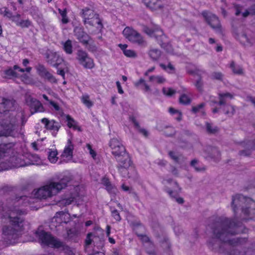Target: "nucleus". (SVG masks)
Masks as SVG:
<instances>
[{
  "mask_svg": "<svg viewBox=\"0 0 255 255\" xmlns=\"http://www.w3.org/2000/svg\"><path fill=\"white\" fill-rule=\"evenodd\" d=\"M27 199L26 196L8 199L4 206L0 205V218H5L8 224L2 228V238L6 243L13 244L18 238L23 227V219L21 215L25 214V210L17 207Z\"/></svg>",
  "mask_w": 255,
  "mask_h": 255,
  "instance_id": "nucleus-1",
  "label": "nucleus"
},
{
  "mask_svg": "<svg viewBox=\"0 0 255 255\" xmlns=\"http://www.w3.org/2000/svg\"><path fill=\"white\" fill-rule=\"evenodd\" d=\"M211 228L215 238L223 242L237 246L247 242L245 238H230L232 236L242 231V224L240 222L235 223L230 219L221 217L217 219Z\"/></svg>",
  "mask_w": 255,
  "mask_h": 255,
  "instance_id": "nucleus-2",
  "label": "nucleus"
},
{
  "mask_svg": "<svg viewBox=\"0 0 255 255\" xmlns=\"http://www.w3.org/2000/svg\"><path fill=\"white\" fill-rule=\"evenodd\" d=\"M109 145L112 149V154L118 163L117 167L119 172L124 177H130L128 169L131 165V161L125 146L116 138L110 140Z\"/></svg>",
  "mask_w": 255,
  "mask_h": 255,
  "instance_id": "nucleus-3",
  "label": "nucleus"
},
{
  "mask_svg": "<svg viewBox=\"0 0 255 255\" xmlns=\"http://www.w3.org/2000/svg\"><path fill=\"white\" fill-rule=\"evenodd\" d=\"M232 207L235 213L241 210L242 214L244 216V219L255 218V202L250 198L241 194L233 196Z\"/></svg>",
  "mask_w": 255,
  "mask_h": 255,
  "instance_id": "nucleus-4",
  "label": "nucleus"
},
{
  "mask_svg": "<svg viewBox=\"0 0 255 255\" xmlns=\"http://www.w3.org/2000/svg\"><path fill=\"white\" fill-rule=\"evenodd\" d=\"M69 181V178L67 176L61 179L58 182L51 181L38 189L34 190V196L35 198L40 199L50 198L65 188Z\"/></svg>",
  "mask_w": 255,
  "mask_h": 255,
  "instance_id": "nucleus-5",
  "label": "nucleus"
},
{
  "mask_svg": "<svg viewBox=\"0 0 255 255\" xmlns=\"http://www.w3.org/2000/svg\"><path fill=\"white\" fill-rule=\"evenodd\" d=\"M39 242L42 245L47 246L55 248H61L65 255H75L70 248L60 240L53 237L50 234L43 230H38L36 233Z\"/></svg>",
  "mask_w": 255,
  "mask_h": 255,
  "instance_id": "nucleus-6",
  "label": "nucleus"
},
{
  "mask_svg": "<svg viewBox=\"0 0 255 255\" xmlns=\"http://www.w3.org/2000/svg\"><path fill=\"white\" fill-rule=\"evenodd\" d=\"M17 128V118L13 114H10L0 121V136H14L18 132Z\"/></svg>",
  "mask_w": 255,
  "mask_h": 255,
  "instance_id": "nucleus-7",
  "label": "nucleus"
},
{
  "mask_svg": "<svg viewBox=\"0 0 255 255\" xmlns=\"http://www.w3.org/2000/svg\"><path fill=\"white\" fill-rule=\"evenodd\" d=\"M76 59L85 68L93 69L95 67L94 60L85 51L80 49L76 53Z\"/></svg>",
  "mask_w": 255,
  "mask_h": 255,
  "instance_id": "nucleus-8",
  "label": "nucleus"
},
{
  "mask_svg": "<svg viewBox=\"0 0 255 255\" xmlns=\"http://www.w3.org/2000/svg\"><path fill=\"white\" fill-rule=\"evenodd\" d=\"M123 33L126 38L133 43H137L138 45H142L144 42L141 35L129 27H126L124 29Z\"/></svg>",
  "mask_w": 255,
  "mask_h": 255,
  "instance_id": "nucleus-9",
  "label": "nucleus"
},
{
  "mask_svg": "<svg viewBox=\"0 0 255 255\" xmlns=\"http://www.w3.org/2000/svg\"><path fill=\"white\" fill-rule=\"evenodd\" d=\"M25 165L24 161L18 156H13L9 158L8 162H2L0 167L2 170H7L12 167H20Z\"/></svg>",
  "mask_w": 255,
  "mask_h": 255,
  "instance_id": "nucleus-10",
  "label": "nucleus"
},
{
  "mask_svg": "<svg viewBox=\"0 0 255 255\" xmlns=\"http://www.w3.org/2000/svg\"><path fill=\"white\" fill-rule=\"evenodd\" d=\"M202 15L204 16L206 21L217 32H221V24L218 17L215 15L208 11H203Z\"/></svg>",
  "mask_w": 255,
  "mask_h": 255,
  "instance_id": "nucleus-11",
  "label": "nucleus"
},
{
  "mask_svg": "<svg viewBox=\"0 0 255 255\" xmlns=\"http://www.w3.org/2000/svg\"><path fill=\"white\" fill-rule=\"evenodd\" d=\"M202 15L204 16L206 21L217 32H221V24L218 17L215 15L208 11H203Z\"/></svg>",
  "mask_w": 255,
  "mask_h": 255,
  "instance_id": "nucleus-12",
  "label": "nucleus"
},
{
  "mask_svg": "<svg viewBox=\"0 0 255 255\" xmlns=\"http://www.w3.org/2000/svg\"><path fill=\"white\" fill-rule=\"evenodd\" d=\"M143 31L150 37L155 38L160 45H163L162 40L165 38V35L163 34L162 30L159 28L152 29L144 26Z\"/></svg>",
  "mask_w": 255,
  "mask_h": 255,
  "instance_id": "nucleus-13",
  "label": "nucleus"
},
{
  "mask_svg": "<svg viewBox=\"0 0 255 255\" xmlns=\"http://www.w3.org/2000/svg\"><path fill=\"white\" fill-rule=\"evenodd\" d=\"M36 68L40 76L44 78L51 83H57V80L55 77L47 71L44 65L38 64Z\"/></svg>",
  "mask_w": 255,
  "mask_h": 255,
  "instance_id": "nucleus-14",
  "label": "nucleus"
},
{
  "mask_svg": "<svg viewBox=\"0 0 255 255\" xmlns=\"http://www.w3.org/2000/svg\"><path fill=\"white\" fill-rule=\"evenodd\" d=\"M74 35L79 41L84 45H87L90 39L89 36L84 31L81 27H76L74 29Z\"/></svg>",
  "mask_w": 255,
  "mask_h": 255,
  "instance_id": "nucleus-15",
  "label": "nucleus"
},
{
  "mask_svg": "<svg viewBox=\"0 0 255 255\" xmlns=\"http://www.w3.org/2000/svg\"><path fill=\"white\" fill-rule=\"evenodd\" d=\"M47 61L53 67H57L63 61V59L58 54L50 52L47 54Z\"/></svg>",
  "mask_w": 255,
  "mask_h": 255,
  "instance_id": "nucleus-16",
  "label": "nucleus"
},
{
  "mask_svg": "<svg viewBox=\"0 0 255 255\" xmlns=\"http://www.w3.org/2000/svg\"><path fill=\"white\" fill-rule=\"evenodd\" d=\"M97 15L98 14L95 13L94 10L88 7H85L82 9V16L84 18L85 24H93L92 21H90V20Z\"/></svg>",
  "mask_w": 255,
  "mask_h": 255,
  "instance_id": "nucleus-17",
  "label": "nucleus"
},
{
  "mask_svg": "<svg viewBox=\"0 0 255 255\" xmlns=\"http://www.w3.org/2000/svg\"><path fill=\"white\" fill-rule=\"evenodd\" d=\"M2 106L1 109V113L0 114L1 117V115L3 114H5L7 111H12L14 109L15 101L13 100L7 99L4 98H2Z\"/></svg>",
  "mask_w": 255,
  "mask_h": 255,
  "instance_id": "nucleus-18",
  "label": "nucleus"
},
{
  "mask_svg": "<svg viewBox=\"0 0 255 255\" xmlns=\"http://www.w3.org/2000/svg\"><path fill=\"white\" fill-rule=\"evenodd\" d=\"M242 148L244 149L240 151L239 154L241 156H246L250 155L251 153V149H255V144L253 145V142L249 141L248 142H242L240 144Z\"/></svg>",
  "mask_w": 255,
  "mask_h": 255,
  "instance_id": "nucleus-19",
  "label": "nucleus"
},
{
  "mask_svg": "<svg viewBox=\"0 0 255 255\" xmlns=\"http://www.w3.org/2000/svg\"><path fill=\"white\" fill-rule=\"evenodd\" d=\"M30 107L32 109L34 110V112H31L32 114L36 112H43L44 111V109L41 103L35 99L31 98Z\"/></svg>",
  "mask_w": 255,
  "mask_h": 255,
  "instance_id": "nucleus-20",
  "label": "nucleus"
},
{
  "mask_svg": "<svg viewBox=\"0 0 255 255\" xmlns=\"http://www.w3.org/2000/svg\"><path fill=\"white\" fill-rule=\"evenodd\" d=\"M41 122L45 125V128L50 130H54L58 131L59 126L54 120L49 121L47 118H43L41 120Z\"/></svg>",
  "mask_w": 255,
  "mask_h": 255,
  "instance_id": "nucleus-21",
  "label": "nucleus"
},
{
  "mask_svg": "<svg viewBox=\"0 0 255 255\" xmlns=\"http://www.w3.org/2000/svg\"><path fill=\"white\" fill-rule=\"evenodd\" d=\"M144 4L152 10H156L161 7L160 0H143Z\"/></svg>",
  "mask_w": 255,
  "mask_h": 255,
  "instance_id": "nucleus-22",
  "label": "nucleus"
},
{
  "mask_svg": "<svg viewBox=\"0 0 255 255\" xmlns=\"http://www.w3.org/2000/svg\"><path fill=\"white\" fill-rule=\"evenodd\" d=\"M206 151L208 153V157L215 160H218L220 157V152L216 147L209 146L207 148Z\"/></svg>",
  "mask_w": 255,
  "mask_h": 255,
  "instance_id": "nucleus-23",
  "label": "nucleus"
},
{
  "mask_svg": "<svg viewBox=\"0 0 255 255\" xmlns=\"http://www.w3.org/2000/svg\"><path fill=\"white\" fill-rule=\"evenodd\" d=\"M150 59L154 61H157L161 56V51L157 48H151L148 52Z\"/></svg>",
  "mask_w": 255,
  "mask_h": 255,
  "instance_id": "nucleus-24",
  "label": "nucleus"
},
{
  "mask_svg": "<svg viewBox=\"0 0 255 255\" xmlns=\"http://www.w3.org/2000/svg\"><path fill=\"white\" fill-rule=\"evenodd\" d=\"M73 149L74 146L72 143L71 140L70 139H68L67 144L62 153V156L63 157L71 158L72 157Z\"/></svg>",
  "mask_w": 255,
  "mask_h": 255,
  "instance_id": "nucleus-25",
  "label": "nucleus"
},
{
  "mask_svg": "<svg viewBox=\"0 0 255 255\" xmlns=\"http://www.w3.org/2000/svg\"><path fill=\"white\" fill-rule=\"evenodd\" d=\"M233 72L237 75H243L244 70L242 66L240 65L236 64L234 61H232L230 66Z\"/></svg>",
  "mask_w": 255,
  "mask_h": 255,
  "instance_id": "nucleus-26",
  "label": "nucleus"
},
{
  "mask_svg": "<svg viewBox=\"0 0 255 255\" xmlns=\"http://www.w3.org/2000/svg\"><path fill=\"white\" fill-rule=\"evenodd\" d=\"M66 119L68 122L67 126L69 128H73L75 130L81 131V128L78 126L77 123L69 115L66 116Z\"/></svg>",
  "mask_w": 255,
  "mask_h": 255,
  "instance_id": "nucleus-27",
  "label": "nucleus"
},
{
  "mask_svg": "<svg viewBox=\"0 0 255 255\" xmlns=\"http://www.w3.org/2000/svg\"><path fill=\"white\" fill-rule=\"evenodd\" d=\"M131 120L133 123L135 128H136V130L138 131V132L140 133V134H142L145 137H147L148 135V131L145 128H142L140 127L139 124L136 121L134 118H131Z\"/></svg>",
  "mask_w": 255,
  "mask_h": 255,
  "instance_id": "nucleus-28",
  "label": "nucleus"
},
{
  "mask_svg": "<svg viewBox=\"0 0 255 255\" xmlns=\"http://www.w3.org/2000/svg\"><path fill=\"white\" fill-rule=\"evenodd\" d=\"M206 130L209 134H215L219 131V128L213 123L206 122Z\"/></svg>",
  "mask_w": 255,
  "mask_h": 255,
  "instance_id": "nucleus-29",
  "label": "nucleus"
},
{
  "mask_svg": "<svg viewBox=\"0 0 255 255\" xmlns=\"http://www.w3.org/2000/svg\"><path fill=\"white\" fill-rule=\"evenodd\" d=\"M227 98H229L231 99L233 98V95L229 93L219 94V104L220 106L225 105L226 103V102H227L226 99Z\"/></svg>",
  "mask_w": 255,
  "mask_h": 255,
  "instance_id": "nucleus-30",
  "label": "nucleus"
},
{
  "mask_svg": "<svg viewBox=\"0 0 255 255\" xmlns=\"http://www.w3.org/2000/svg\"><path fill=\"white\" fill-rule=\"evenodd\" d=\"M190 165L197 172H202L206 170V168L203 165H200L198 160L195 159L191 161Z\"/></svg>",
  "mask_w": 255,
  "mask_h": 255,
  "instance_id": "nucleus-31",
  "label": "nucleus"
},
{
  "mask_svg": "<svg viewBox=\"0 0 255 255\" xmlns=\"http://www.w3.org/2000/svg\"><path fill=\"white\" fill-rule=\"evenodd\" d=\"M149 81L152 83L162 84L165 82L166 80L162 76L153 75L149 77Z\"/></svg>",
  "mask_w": 255,
  "mask_h": 255,
  "instance_id": "nucleus-32",
  "label": "nucleus"
},
{
  "mask_svg": "<svg viewBox=\"0 0 255 255\" xmlns=\"http://www.w3.org/2000/svg\"><path fill=\"white\" fill-rule=\"evenodd\" d=\"M48 159L51 163H55L58 160L57 151L56 150L49 149Z\"/></svg>",
  "mask_w": 255,
  "mask_h": 255,
  "instance_id": "nucleus-33",
  "label": "nucleus"
},
{
  "mask_svg": "<svg viewBox=\"0 0 255 255\" xmlns=\"http://www.w3.org/2000/svg\"><path fill=\"white\" fill-rule=\"evenodd\" d=\"M63 49L65 52L68 54H71L73 52L72 41L68 39L66 42L63 43Z\"/></svg>",
  "mask_w": 255,
  "mask_h": 255,
  "instance_id": "nucleus-34",
  "label": "nucleus"
},
{
  "mask_svg": "<svg viewBox=\"0 0 255 255\" xmlns=\"http://www.w3.org/2000/svg\"><path fill=\"white\" fill-rule=\"evenodd\" d=\"M81 99L82 103L88 108L92 107L94 105V103L90 100V97L88 94L83 95Z\"/></svg>",
  "mask_w": 255,
  "mask_h": 255,
  "instance_id": "nucleus-35",
  "label": "nucleus"
},
{
  "mask_svg": "<svg viewBox=\"0 0 255 255\" xmlns=\"http://www.w3.org/2000/svg\"><path fill=\"white\" fill-rule=\"evenodd\" d=\"M90 21H92V22L93 24H88L92 26H96V24L98 25L97 28H102L103 27V25L102 23V21L99 18V15L98 14L97 15H96L93 18L91 19L90 20Z\"/></svg>",
  "mask_w": 255,
  "mask_h": 255,
  "instance_id": "nucleus-36",
  "label": "nucleus"
},
{
  "mask_svg": "<svg viewBox=\"0 0 255 255\" xmlns=\"http://www.w3.org/2000/svg\"><path fill=\"white\" fill-rule=\"evenodd\" d=\"M14 69L12 68H9L7 70L3 71L4 74L5 75V77L11 78V77H17L18 75L16 72L14 71Z\"/></svg>",
  "mask_w": 255,
  "mask_h": 255,
  "instance_id": "nucleus-37",
  "label": "nucleus"
},
{
  "mask_svg": "<svg viewBox=\"0 0 255 255\" xmlns=\"http://www.w3.org/2000/svg\"><path fill=\"white\" fill-rule=\"evenodd\" d=\"M59 13L62 16V22L63 24H66L69 22V20L67 17V12L66 9H64V10H61V9H58Z\"/></svg>",
  "mask_w": 255,
  "mask_h": 255,
  "instance_id": "nucleus-38",
  "label": "nucleus"
},
{
  "mask_svg": "<svg viewBox=\"0 0 255 255\" xmlns=\"http://www.w3.org/2000/svg\"><path fill=\"white\" fill-rule=\"evenodd\" d=\"M205 105L204 103H202L196 106H193L192 108V112L195 114L201 112L203 115H205V112L203 110Z\"/></svg>",
  "mask_w": 255,
  "mask_h": 255,
  "instance_id": "nucleus-39",
  "label": "nucleus"
},
{
  "mask_svg": "<svg viewBox=\"0 0 255 255\" xmlns=\"http://www.w3.org/2000/svg\"><path fill=\"white\" fill-rule=\"evenodd\" d=\"M169 112L172 115H177L178 117H175V119L178 121H180L182 119V114L178 110H175V109L170 107L168 110Z\"/></svg>",
  "mask_w": 255,
  "mask_h": 255,
  "instance_id": "nucleus-40",
  "label": "nucleus"
},
{
  "mask_svg": "<svg viewBox=\"0 0 255 255\" xmlns=\"http://www.w3.org/2000/svg\"><path fill=\"white\" fill-rule=\"evenodd\" d=\"M225 114L229 116H232L235 112V109L234 107L231 105H227L224 109Z\"/></svg>",
  "mask_w": 255,
  "mask_h": 255,
  "instance_id": "nucleus-41",
  "label": "nucleus"
},
{
  "mask_svg": "<svg viewBox=\"0 0 255 255\" xmlns=\"http://www.w3.org/2000/svg\"><path fill=\"white\" fill-rule=\"evenodd\" d=\"M29 159L32 164H39L40 162V159L36 154H31L29 156Z\"/></svg>",
  "mask_w": 255,
  "mask_h": 255,
  "instance_id": "nucleus-42",
  "label": "nucleus"
},
{
  "mask_svg": "<svg viewBox=\"0 0 255 255\" xmlns=\"http://www.w3.org/2000/svg\"><path fill=\"white\" fill-rule=\"evenodd\" d=\"M166 37L162 40L163 45H160L162 47H163L164 49H165L167 52L171 53L173 51V48L171 44L166 43Z\"/></svg>",
  "mask_w": 255,
  "mask_h": 255,
  "instance_id": "nucleus-43",
  "label": "nucleus"
},
{
  "mask_svg": "<svg viewBox=\"0 0 255 255\" xmlns=\"http://www.w3.org/2000/svg\"><path fill=\"white\" fill-rule=\"evenodd\" d=\"M0 13L9 18L12 17V13L6 7L0 8Z\"/></svg>",
  "mask_w": 255,
  "mask_h": 255,
  "instance_id": "nucleus-44",
  "label": "nucleus"
},
{
  "mask_svg": "<svg viewBox=\"0 0 255 255\" xmlns=\"http://www.w3.org/2000/svg\"><path fill=\"white\" fill-rule=\"evenodd\" d=\"M211 77L213 79L222 81L224 75L220 72H214L211 74Z\"/></svg>",
  "mask_w": 255,
  "mask_h": 255,
  "instance_id": "nucleus-45",
  "label": "nucleus"
},
{
  "mask_svg": "<svg viewBox=\"0 0 255 255\" xmlns=\"http://www.w3.org/2000/svg\"><path fill=\"white\" fill-rule=\"evenodd\" d=\"M168 155L170 157L176 162H179L181 155L177 153L172 151H170L168 152Z\"/></svg>",
  "mask_w": 255,
  "mask_h": 255,
  "instance_id": "nucleus-46",
  "label": "nucleus"
},
{
  "mask_svg": "<svg viewBox=\"0 0 255 255\" xmlns=\"http://www.w3.org/2000/svg\"><path fill=\"white\" fill-rule=\"evenodd\" d=\"M190 101V98L186 94H182L179 98L180 103L183 104H188Z\"/></svg>",
  "mask_w": 255,
  "mask_h": 255,
  "instance_id": "nucleus-47",
  "label": "nucleus"
},
{
  "mask_svg": "<svg viewBox=\"0 0 255 255\" xmlns=\"http://www.w3.org/2000/svg\"><path fill=\"white\" fill-rule=\"evenodd\" d=\"M78 235L77 231L75 229H71L67 231V235L69 239H73Z\"/></svg>",
  "mask_w": 255,
  "mask_h": 255,
  "instance_id": "nucleus-48",
  "label": "nucleus"
},
{
  "mask_svg": "<svg viewBox=\"0 0 255 255\" xmlns=\"http://www.w3.org/2000/svg\"><path fill=\"white\" fill-rule=\"evenodd\" d=\"M162 91L164 95L168 96H171L176 93L175 90L170 88H163Z\"/></svg>",
  "mask_w": 255,
  "mask_h": 255,
  "instance_id": "nucleus-49",
  "label": "nucleus"
},
{
  "mask_svg": "<svg viewBox=\"0 0 255 255\" xmlns=\"http://www.w3.org/2000/svg\"><path fill=\"white\" fill-rule=\"evenodd\" d=\"M240 40L244 44L249 45L252 43L251 39H250L247 35L242 34L240 37Z\"/></svg>",
  "mask_w": 255,
  "mask_h": 255,
  "instance_id": "nucleus-50",
  "label": "nucleus"
},
{
  "mask_svg": "<svg viewBox=\"0 0 255 255\" xmlns=\"http://www.w3.org/2000/svg\"><path fill=\"white\" fill-rule=\"evenodd\" d=\"M124 54L128 57L135 58L137 56L136 52L132 50L127 49L124 51Z\"/></svg>",
  "mask_w": 255,
  "mask_h": 255,
  "instance_id": "nucleus-51",
  "label": "nucleus"
},
{
  "mask_svg": "<svg viewBox=\"0 0 255 255\" xmlns=\"http://www.w3.org/2000/svg\"><path fill=\"white\" fill-rule=\"evenodd\" d=\"M174 184L178 188V190H174V191H173L172 190H170L169 189H166V191L168 193V194L170 196V197H174V198L175 197V195H173V193H174V192H180L181 191V188L179 187V186H178L177 183L175 182H174Z\"/></svg>",
  "mask_w": 255,
  "mask_h": 255,
  "instance_id": "nucleus-52",
  "label": "nucleus"
},
{
  "mask_svg": "<svg viewBox=\"0 0 255 255\" xmlns=\"http://www.w3.org/2000/svg\"><path fill=\"white\" fill-rule=\"evenodd\" d=\"M31 21L28 19L21 20L20 23H18V26L22 27H28L31 25Z\"/></svg>",
  "mask_w": 255,
  "mask_h": 255,
  "instance_id": "nucleus-53",
  "label": "nucleus"
},
{
  "mask_svg": "<svg viewBox=\"0 0 255 255\" xmlns=\"http://www.w3.org/2000/svg\"><path fill=\"white\" fill-rule=\"evenodd\" d=\"M164 133L167 136H171L175 133V130L173 127H169L164 131Z\"/></svg>",
  "mask_w": 255,
  "mask_h": 255,
  "instance_id": "nucleus-54",
  "label": "nucleus"
},
{
  "mask_svg": "<svg viewBox=\"0 0 255 255\" xmlns=\"http://www.w3.org/2000/svg\"><path fill=\"white\" fill-rule=\"evenodd\" d=\"M195 85L197 89L199 91H202L203 90V82L201 80V79L200 77H199L196 81V83L195 84Z\"/></svg>",
  "mask_w": 255,
  "mask_h": 255,
  "instance_id": "nucleus-55",
  "label": "nucleus"
},
{
  "mask_svg": "<svg viewBox=\"0 0 255 255\" xmlns=\"http://www.w3.org/2000/svg\"><path fill=\"white\" fill-rule=\"evenodd\" d=\"M73 201L74 198L71 197L69 198L63 199L60 201V204L67 206L71 204Z\"/></svg>",
  "mask_w": 255,
  "mask_h": 255,
  "instance_id": "nucleus-56",
  "label": "nucleus"
},
{
  "mask_svg": "<svg viewBox=\"0 0 255 255\" xmlns=\"http://www.w3.org/2000/svg\"><path fill=\"white\" fill-rule=\"evenodd\" d=\"M112 215L117 221H121V218L117 210H113L112 211Z\"/></svg>",
  "mask_w": 255,
  "mask_h": 255,
  "instance_id": "nucleus-57",
  "label": "nucleus"
},
{
  "mask_svg": "<svg viewBox=\"0 0 255 255\" xmlns=\"http://www.w3.org/2000/svg\"><path fill=\"white\" fill-rule=\"evenodd\" d=\"M106 188L110 193L115 194L117 191L116 188L111 183L106 186Z\"/></svg>",
  "mask_w": 255,
  "mask_h": 255,
  "instance_id": "nucleus-58",
  "label": "nucleus"
},
{
  "mask_svg": "<svg viewBox=\"0 0 255 255\" xmlns=\"http://www.w3.org/2000/svg\"><path fill=\"white\" fill-rule=\"evenodd\" d=\"M93 236V234L92 233H89L86 239L85 240V245L87 247L91 245L92 242V240L91 239L92 236Z\"/></svg>",
  "mask_w": 255,
  "mask_h": 255,
  "instance_id": "nucleus-59",
  "label": "nucleus"
},
{
  "mask_svg": "<svg viewBox=\"0 0 255 255\" xmlns=\"http://www.w3.org/2000/svg\"><path fill=\"white\" fill-rule=\"evenodd\" d=\"M20 15L19 14H17L16 15L13 16L12 15V17L10 18L11 20L14 22L18 26V23H20Z\"/></svg>",
  "mask_w": 255,
  "mask_h": 255,
  "instance_id": "nucleus-60",
  "label": "nucleus"
},
{
  "mask_svg": "<svg viewBox=\"0 0 255 255\" xmlns=\"http://www.w3.org/2000/svg\"><path fill=\"white\" fill-rule=\"evenodd\" d=\"M87 147L89 151L90 155L93 158H94L96 156V152L92 148V146L89 144L87 145Z\"/></svg>",
  "mask_w": 255,
  "mask_h": 255,
  "instance_id": "nucleus-61",
  "label": "nucleus"
},
{
  "mask_svg": "<svg viewBox=\"0 0 255 255\" xmlns=\"http://www.w3.org/2000/svg\"><path fill=\"white\" fill-rule=\"evenodd\" d=\"M137 236L140 237V239L144 242H148L149 241V238L146 235H137Z\"/></svg>",
  "mask_w": 255,
  "mask_h": 255,
  "instance_id": "nucleus-62",
  "label": "nucleus"
},
{
  "mask_svg": "<svg viewBox=\"0 0 255 255\" xmlns=\"http://www.w3.org/2000/svg\"><path fill=\"white\" fill-rule=\"evenodd\" d=\"M116 85L118 88L119 93H120V94H123L124 93V91L119 81H117Z\"/></svg>",
  "mask_w": 255,
  "mask_h": 255,
  "instance_id": "nucleus-63",
  "label": "nucleus"
},
{
  "mask_svg": "<svg viewBox=\"0 0 255 255\" xmlns=\"http://www.w3.org/2000/svg\"><path fill=\"white\" fill-rule=\"evenodd\" d=\"M49 103L54 108V109L56 111H58L60 110V108H59V106L56 103H55L54 102L50 101H49Z\"/></svg>",
  "mask_w": 255,
  "mask_h": 255,
  "instance_id": "nucleus-64",
  "label": "nucleus"
}]
</instances>
